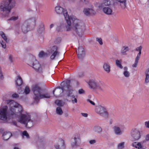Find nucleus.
Returning <instances> with one entry per match:
<instances>
[{
    "label": "nucleus",
    "instance_id": "obj_5",
    "mask_svg": "<svg viewBox=\"0 0 149 149\" xmlns=\"http://www.w3.org/2000/svg\"><path fill=\"white\" fill-rule=\"evenodd\" d=\"M87 83L90 88L95 91L103 92L105 90L104 84L99 79H91Z\"/></svg>",
    "mask_w": 149,
    "mask_h": 149
},
{
    "label": "nucleus",
    "instance_id": "obj_2",
    "mask_svg": "<svg viewBox=\"0 0 149 149\" xmlns=\"http://www.w3.org/2000/svg\"><path fill=\"white\" fill-rule=\"evenodd\" d=\"M55 11L58 15L63 14L66 21L65 28L67 31L74 29L80 37L85 30L84 24L79 19L74 16H69L67 10L59 5L55 8Z\"/></svg>",
    "mask_w": 149,
    "mask_h": 149
},
{
    "label": "nucleus",
    "instance_id": "obj_13",
    "mask_svg": "<svg viewBox=\"0 0 149 149\" xmlns=\"http://www.w3.org/2000/svg\"><path fill=\"white\" fill-rule=\"evenodd\" d=\"M15 83L16 87L18 89L17 92L19 93H20L19 91L21 89V86L23 84V82L21 77L19 76H17L15 78Z\"/></svg>",
    "mask_w": 149,
    "mask_h": 149
},
{
    "label": "nucleus",
    "instance_id": "obj_16",
    "mask_svg": "<svg viewBox=\"0 0 149 149\" xmlns=\"http://www.w3.org/2000/svg\"><path fill=\"white\" fill-rule=\"evenodd\" d=\"M0 36L2 37V38L5 41V42H4L3 40H1L0 41V43L2 47L5 49L6 47L5 42H7V37L5 36L4 33L2 31H0Z\"/></svg>",
    "mask_w": 149,
    "mask_h": 149
},
{
    "label": "nucleus",
    "instance_id": "obj_41",
    "mask_svg": "<svg viewBox=\"0 0 149 149\" xmlns=\"http://www.w3.org/2000/svg\"><path fill=\"white\" fill-rule=\"evenodd\" d=\"M142 47L141 46L137 47L136 49V50L139 52V53H141V51L142 49Z\"/></svg>",
    "mask_w": 149,
    "mask_h": 149
},
{
    "label": "nucleus",
    "instance_id": "obj_23",
    "mask_svg": "<svg viewBox=\"0 0 149 149\" xmlns=\"http://www.w3.org/2000/svg\"><path fill=\"white\" fill-rule=\"evenodd\" d=\"M80 139L78 136L77 137H75L73 141H72V142L71 143V145L72 147H75L76 146V144L78 141H80Z\"/></svg>",
    "mask_w": 149,
    "mask_h": 149
},
{
    "label": "nucleus",
    "instance_id": "obj_27",
    "mask_svg": "<svg viewBox=\"0 0 149 149\" xmlns=\"http://www.w3.org/2000/svg\"><path fill=\"white\" fill-rule=\"evenodd\" d=\"M124 71L123 72V74L126 77H128L130 76V73L127 71L128 68L125 67L124 68Z\"/></svg>",
    "mask_w": 149,
    "mask_h": 149
},
{
    "label": "nucleus",
    "instance_id": "obj_44",
    "mask_svg": "<svg viewBox=\"0 0 149 149\" xmlns=\"http://www.w3.org/2000/svg\"><path fill=\"white\" fill-rule=\"evenodd\" d=\"M12 97L13 98H16L19 97L18 95L16 93H14L12 95Z\"/></svg>",
    "mask_w": 149,
    "mask_h": 149
},
{
    "label": "nucleus",
    "instance_id": "obj_18",
    "mask_svg": "<svg viewBox=\"0 0 149 149\" xmlns=\"http://www.w3.org/2000/svg\"><path fill=\"white\" fill-rule=\"evenodd\" d=\"M104 70L107 73H109L111 71V66L110 64L108 62L104 63L103 65Z\"/></svg>",
    "mask_w": 149,
    "mask_h": 149
},
{
    "label": "nucleus",
    "instance_id": "obj_48",
    "mask_svg": "<svg viewBox=\"0 0 149 149\" xmlns=\"http://www.w3.org/2000/svg\"><path fill=\"white\" fill-rule=\"evenodd\" d=\"M87 101L88 102H89V103H91V104L93 105H95V103L93 102V101H91V100H89V99H88L87 100Z\"/></svg>",
    "mask_w": 149,
    "mask_h": 149
},
{
    "label": "nucleus",
    "instance_id": "obj_14",
    "mask_svg": "<svg viewBox=\"0 0 149 149\" xmlns=\"http://www.w3.org/2000/svg\"><path fill=\"white\" fill-rule=\"evenodd\" d=\"M58 142L60 144V145H55L54 147L56 149H65L66 145L64 141L61 139H59L58 140Z\"/></svg>",
    "mask_w": 149,
    "mask_h": 149
},
{
    "label": "nucleus",
    "instance_id": "obj_42",
    "mask_svg": "<svg viewBox=\"0 0 149 149\" xmlns=\"http://www.w3.org/2000/svg\"><path fill=\"white\" fill-rule=\"evenodd\" d=\"M3 78V73L1 70V69L0 68V79H2Z\"/></svg>",
    "mask_w": 149,
    "mask_h": 149
},
{
    "label": "nucleus",
    "instance_id": "obj_43",
    "mask_svg": "<svg viewBox=\"0 0 149 149\" xmlns=\"http://www.w3.org/2000/svg\"><path fill=\"white\" fill-rule=\"evenodd\" d=\"M84 91L82 89H80L78 91V93L80 94H84Z\"/></svg>",
    "mask_w": 149,
    "mask_h": 149
},
{
    "label": "nucleus",
    "instance_id": "obj_32",
    "mask_svg": "<svg viewBox=\"0 0 149 149\" xmlns=\"http://www.w3.org/2000/svg\"><path fill=\"white\" fill-rule=\"evenodd\" d=\"M18 19V16L17 15H16L11 16L9 19H8V20L15 21L17 20Z\"/></svg>",
    "mask_w": 149,
    "mask_h": 149
},
{
    "label": "nucleus",
    "instance_id": "obj_7",
    "mask_svg": "<svg viewBox=\"0 0 149 149\" xmlns=\"http://www.w3.org/2000/svg\"><path fill=\"white\" fill-rule=\"evenodd\" d=\"M95 112L103 117L107 118L109 116V113L106 108L104 106L99 105L96 107Z\"/></svg>",
    "mask_w": 149,
    "mask_h": 149
},
{
    "label": "nucleus",
    "instance_id": "obj_33",
    "mask_svg": "<svg viewBox=\"0 0 149 149\" xmlns=\"http://www.w3.org/2000/svg\"><path fill=\"white\" fill-rule=\"evenodd\" d=\"M38 56L39 57H43L47 56L48 54L45 53L43 51H41L39 53Z\"/></svg>",
    "mask_w": 149,
    "mask_h": 149
},
{
    "label": "nucleus",
    "instance_id": "obj_17",
    "mask_svg": "<svg viewBox=\"0 0 149 149\" xmlns=\"http://www.w3.org/2000/svg\"><path fill=\"white\" fill-rule=\"evenodd\" d=\"M132 146L137 149H142L143 147V142H133Z\"/></svg>",
    "mask_w": 149,
    "mask_h": 149
},
{
    "label": "nucleus",
    "instance_id": "obj_36",
    "mask_svg": "<svg viewBox=\"0 0 149 149\" xmlns=\"http://www.w3.org/2000/svg\"><path fill=\"white\" fill-rule=\"evenodd\" d=\"M30 92V90L28 86H26L24 90V93L27 95L29 94Z\"/></svg>",
    "mask_w": 149,
    "mask_h": 149
},
{
    "label": "nucleus",
    "instance_id": "obj_20",
    "mask_svg": "<svg viewBox=\"0 0 149 149\" xmlns=\"http://www.w3.org/2000/svg\"><path fill=\"white\" fill-rule=\"evenodd\" d=\"M12 136L11 133L10 132H5L2 135V138L4 140L9 139Z\"/></svg>",
    "mask_w": 149,
    "mask_h": 149
},
{
    "label": "nucleus",
    "instance_id": "obj_58",
    "mask_svg": "<svg viewBox=\"0 0 149 149\" xmlns=\"http://www.w3.org/2000/svg\"><path fill=\"white\" fill-rule=\"evenodd\" d=\"M19 25V24H17V27H18V25Z\"/></svg>",
    "mask_w": 149,
    "mask_h": 149
},
{
    "label": "nucleus",
    "instance_id": "obj_53",
    "mask_svg": "<svg viewBox=\"0 0 149 149\" xmlns=\"http://www.w3.org/2000/svg\"><path fill=\"white\" fill-rule=\"evenodd\" d=\"M54 24H51L50 26V29H52V28H53V26H54Z\"/></svg>",
    "mask_w": 149,
    "mask_h": 149
},
{
    "label": "nucleus",
    "instance_id": "obj_45",
    "mask_svg": "<svg viewBox=\"0 0 149 149\" xmlns=\"http://www.w3.org/2000/svg\"><path fill=\"white\" fill-rule=\"evenodd\" d=\"M141 53H138L135 58V61H138Z\"/></svg>",
    "mask_w": 149,
    "mask_h": 149
},
{
    "label": "nucleus",
    "instance_id": "obj_10",
    "mask_svg": "<svg viewBox=\"0 0 149 149\" xmlns=\"http://www.w3.org/2000/svg\"><path fill=\"white\" fill-rule=\"evenodd\" d=\"M125 128V126L123 124H120L118 125H115L113 129L114 134L117 135H121L123 133V130Z\"/></svg>",
    "mask_w": 149,
    "mask_h": 149
},
{
    "label": "nucleus",
    "instance_id": "obj_31",
    "mask_svg": "<svg viewBox=\"0 0 149 149\" xmlns=\"http://www.w3.org/2000/svg\"><path fill=\"white\" fill-rule=\"evenodd\" d=\"M121 60H116V64L117 67L120 68V69H122L123 67L121 63Z\"/></svg>",
    "mask_w": 149,
    "mask_h": 149
},
{
    "label": "nucleus",
    "instance_id": "obj_9",
    "mask_svg": "<svg viewBox=\"0 0 149 149\" xmlns=\"http://www.w3.org/2000/svg\"><path fill=\"white\" fill-rule=\"evenodd\" d=\"M31 20L33 22V25H35V20L33 19H27L20 24L22 31L24 33H26L30 30V26L29 25V24L31 22Z\"/></svg>",
    "mask_w": 149,
    "mask_h": 149
},
{
    "label": "nucleus",
    "instance_id": "obj_11",
    "mask_svg": "<svg viewBox=\"0 0 149 149\" xmlns=\"http://www.w3.org/2000/svg\"><path fill=\"white\" fill-rule=\"evenodd\" d=\"M130 134L131 137L135 141L139 140L141 136L140 133L138 129L134 128L131 130Z\"/></svg>",
    "mask_w": 149,
    "mask_h": 149
},
{
    "label": "nucleus",
    "instance_id": "obj_6",
    "mask_svg": "<svg viewBox=\"0 0 149 149\" xmlns=\"http://www.w3.org/2000/svg\"><path fill=\"white\" fill-rule=\"evenodd\" d=\"M70 82V80H68L67 82H62L61 83V85L62 86L61 88L60 87L56 88L53 91V93L54 94L55 90L58 88H61L62 89L63 93L64 91V88L65 86L67 88V94L68 97H70L72 98H74V95L72 94V92L73 91L72 87L71 86L69 83Z\"/></svg>",
    "mask_w": 149,
    "mask_h": 149
},
{
    "label": "nucleus",
    "instance_id": "obj_46",
    "mask_svg": "<svg viewBox=\"0 0 149 149\" xmlns=\"http://www.w3.org/2000/svg\"><path fill=\"white\" fill-rule=\"evenodd\" d=\"M96 142V141L95 140H91L89 141V143L91 144H93Z\"/></svg>",
    "mask_w": 149,
    "mask_h": 149
},
{
    "label": "nucleus",
    "instance_id": "obj_38",
    "mask_svg": "<svg viewBox=\"0 0 149 149\" xmlns=\"http://www.w3.org/2000/svg\"><path fill=\"white\" fill-rule=\"evenodd\" d=\"M22 136L24 137L25 136L26 138L29 139V135L26 131H24L22 133Z\"/></svg>",
    "mask_w": 149,
    "mask_h": 149
},
{
    "label": "nucleus",
    "instance_id": "obj_39",
    "mask_svg": "<svg viewBox=\"0 0 149 149\" xmlns=\"http://www.w3.org/2000/svg\"><path fill=\"white\" fill-rule=\"evenodd\" d=\"M96 40L97 41L100 45H102L103 44V42L101 38H96Z\"/></svg>",
    "mask_w": 149,
    "mask_h": 149
},
{
    "label": "nucleus",
    "instance_id": "obj_15",
    "mask_svg": "<svg viewBox=\"0 0 149 149\" xmlns=\"http://www.w3.org/2000/svg\"><path fill=\"white\" fill-rule=\"evenodd\" d=\"M79 58L81 59L84 57L85 52L84 48L82 46H79L78 48L77 52Z\"/></svg>",
    "mask_w": 149,
    "mask_h": 149
},
{
    "label": "nucleus",
    "instance_id": "obj_8",
    "mask_svg": "<svg viewBox=\"0 0 149 149\" xmlns=\"http://www.w3.org/2000/svg\"><path fill=\"white\" fill-rule=\"evenodd\" d=\"M28 64L32 67L36 71L41 72L40 65L34 57L33 56L32 60L29 62Z\"/></svg>",
    "mask_w": 149,
    "mask_h": 149
},
{
    "label": "nucleus",
    "instance_id": "obj_21",
    "mask_svg": "<svg viewBox=\"0 0 149 149\" xmlns=\"http://www.w3.org/2000/svg\"><path fill=\"white\" fill-rule=\"evenodd\" d=\"M103 11L105 13L108 15H111L112 14V10L111 8L109 7L103 8Z\"/></svg>",
    "mask_w": 149,
    "mask_h": 149
},
{
    "label": "nucleus",
    "instance_id": "obj_29",
    "mask_svg": "<svg viewBox=\"0 0 149 149\" xmlns=\"http://www.w3.org/2000/svg\"><path fill=\"white\" fill-rule=\"evenodd\" d=\"M44 24L43 23H41L38 28V32L40 33L42 32L44 30Z\"/></svg>",
    "mask_w": 149,
    "mask_h": 149
},
{
    "label": "nucleus",
    "instance_id": "obj_3",
    "mask_svg": "<svg viewBox=\"0 0 149 149\" xmlns=\"http://www.w3.org/2000/svg\"><path fill=\"white\" fill-rule=\"evenodd\" d=\"M32 90L34 95V99L36 102H38L40 99L49 98L50 97L48 93H43V90L38 84L33 85Z\"/></svg>",
    "mask_w": 149,
    "mask_h": 149
},
{
    "label": "nucleus",
    "instance_id": "obj_4",
    "mask_svg": "<svg viewBox=\"0 0 149 149\" xmlns=\"http://www.w3.org/2000/svg\"><path fill=\"white\" fill-rule=\"evenodd\" d=\"M14 0H4L0 5V9L2 14L4 17H8L10 10L14 6Z\"/></svg>",
    "mask_w": 149,
    "mask_h": 149
},
{
    "label": "nucleus",
    "instance_id": "obj_57",
    "mask_svg": "<svg viewBox=\"0 0 149 149\" xmlns=\"http://www.w3.org/2000/svg\"><path fill=\"white\" fill-rule=\"evenodd\" d=\"M13 124L15 126H17V123L15 122H14L13 123Z\"/></svg>",
    "mask_w": 149,
    "mask_h": 149
},
{
    "label": "nucleus",
    "instance_id": "obj_55",
    "mask_svg": "<svg viewBox=\"0 0 149 149\" xmlns=\"http://www.w3.org/2000/svg\"><path fill=\"white\" fill-rule=\"evenodd\" d=\"M101 136L103 137H106L107 135L106 134H102Z\"/></svg>",
    "mask_w": 149,
    "mask_h": 149
},
{
    "label": "nucleus",
    "instance_id": "obj_28",
    "mask_svg": "<svg viewBox=\"0 0 149 149\" xmlns=\"http://www.w3.org/2000/svg\"><path fill=\"white\" fill-rule=\"evenodd\" d=\"M56 113L58 115H61L63 113V111L61 107H57L56 109Z\"/></svg>",
    "mask_w": 149,
    "mask_h": 149
},
{
    "label": "nucleus",
    "instance_id": "obj_35",
    "mask_svg": "<svg viewBox=\"0 0 149 149\" xmlns=\"http://www.w3.org/2000/svg\"><path fill=\"white\" fill-rule=\"evenodd\" d=\"M126 0L123 1V2L119 3L122 9H125L126 7Z\"/></svg>",
    "mask_w": 149,
    "mask_h": 149
},
{
    "label": "nucleus",
    "instance_id": "obj_56",
    "mask_svg": "<svg viewBox=\"0 0 149 149\" xmlns=\"http://www.w3.org/2000/svg\"><path fill=\"white\" fill-rule=\"evenodd\" d=\"M109 123H110V124H112V120H110L109 121Z\"/></svg>",
    "mask_w": 149,
    "mask_h": 149
},
{
    "label": "nucleus",
    "instance_id": "obj_37",
    "mask_svg": "<svg viewBox=\"0 0 149 149\" xmlns=\"http://www.w3.org/2000/svg\"><path fill=\"white\" fill-rule=\"evenodd\" d=\"M110 4V0H104L103 3L101 4L102 6H103V4H104L105 6H109Z\"/></svg>",
    "mask_w": 149,
    "mask_h": 149
},
{
    "label": "nucleus",
    "instance_id": "obj_49",
    "mask_svg": "<svg viewBox=\"0 0 149 149\" xmlns=\"http://www.w3.org/2000/svg\"><path fill=\"white\" fill-rule=\"evenodd\" d=\"M145 124L147 127L149 128V121L145 122Z\"/></svg>",
    "mask_w": 149,
    "mask_h": 149
},
{
    "label": "nucleus",
    "instance_id": "obj_12",
    "mask_svg": "<svg viewBox=\"0 0 149 149\" xmlns=\"http://www.w3.org/2000/svg\"><path fill=\"white\" fill-rule=\"evenodd\" d=\"M51 52L52 54L50 57L52 59H54L56 57L59 56L60 53L58 51V49L56 46H53L51 49Z\"/></svg>",
    "mask_w": 149,
    "mask_h": 149
},
{
    "label": "nucleus",
    "instance_id": "obj_34",
    "mask_svg": "<svg viewBox=\"0 0 149 149\" xmlns=\"http://www.w3.org/2000/svg\"><path fill=\"white\" fill-rule=\"evenodd\" d=\"M8 59L9 62L10 64H13L14 58L13 55L11 54L8 55Z\"/></svg>",
    "mask_w": 149,
    "mask_h": 149
},
{
    "label": "nucleus",
    "instance_id": "obj_47",
    "mask_svg": "<svg viewBox=\"0 0 149 149\" xmlns=\"http://www.w3.org/2000/svg\"><path fill=\"white\" fill-rule=\"evenodd\" d=\"M138 61L135 60L134 63L132 65L133 67L136 68L137 67Z\"/></svg>",
    "mask_w": 149,
    "mask_h": 149
},
{
    "label": "nucleus",
    "instance_id": "obj_24",
    "mask_svg": "<svg viewBox=\"0 0 149 149\" xmlns=\"http://www.w3.org/2000/svg\"><path fill=\"white\" fill-rule=\"evenodd\" d=\"M93 130L95 132L99 134L102 132V128L99 126H96L94 127Z\"/></svg>",
    "mask_w": 149,
    "mask_h": 149
},
{
    "label": "nucleus",
    "instance_id": "obj_50",
    "mask_svg": "<svg viewBox=\"0 0 149 149\" xmlns=\"http://www.w3.org/2000/svg\"><path fill=\"white\" fill-rule=\"evenodd\" d=\"M56 30L58 32L61 31V27L60 26H58L57 27L56 29Z\"/></svg>",
    "mask_w": 149,
    "mask_h": 149
},
{
    "label": "nucleus",
    "instance_id": "obj_54",
    "mask_svg": "<svg viewBox=\"0 0 149 149\" xmlns=\"http://www.w3.org/2000/svg\"><path fill=\"white\" fill-rule=\"evenodd\" d=\"M85 3L87 4L88 1V0H84Z\"/></svg>",
    "mask_w": 149,
    "mask_h": 149
},
{
    "label": "nucleus",
    "instance_id": "obj_30",
    "mask_svg": "<svg viewBox=\"0 0 149 149\" xmlns=\"http://www.w3.org/2000/svg\"><path fill=\"white\" fill-rule=\"evenodd\" d=\"M55 103L59 107H62L64 105V103L61 100H57L55 101Z\"/></svg>",
    "mask_w": 149,
    "mask_h": 149
},
{
    "label": "nucleus",
    "instance_id": "obj_22",
    "mask_svg": "<svg viewBox=\"0 0 149 149\" xmlns=\"http://www.w3.org/2000/svg\"><path fill=\"white\" fill-rule=\"evenodd\" d=\"M129 50V47L126 45H125L122 47L120 50V53L123 55H126L127 54L126 52Z\"/></svg>",
    "mask_w": 149,
    "mask_h": 149
},
{
    "label": "nucleus",
    "instance_id": "obj_1",
    "mask_svg": "<svg viewBox=\"0 0 149 149\" xmlns=\"http://www.w3.org/2000/svg\"><path fill=\"white\" fill-rule=\"evenodd\" d=\"M9 109L5 106L0 109V119L3 121L10 119L18 120L21 123L25 125L26 127L30 128L33 125L29 113L25 112L22 114L24 109L22 106L13 100H7Z\"/></svg>",
    "mask_w": 149,
    "mask_h": 149
},
{
    "label": "nucleus",
    "instance_id": "obj_25",
    "mask_svg": "<svg viewBox=\"0 0 149 149\" xmlns=\"http://www.w3.org/2000/svg\"><path fill=\"white\" fill-rule=\"evenodd\" d=\"M125 142L122 141L118 144L117 146V149H124L125 147Z\"/></svg>",
    "mask_w": 149,
    "mask_h": 149
},
{
    "label": "nucleus",
    "instance_id": "obj_52",
    "mask_svg": "<svg viewBox=\"0 0 149 149\" xmlns=\"http://www.w3.org/2000/svg\"><path fill=\"white\" fill-rule=\"evenodd\" d=\"M146 139L147 141L149 140V135H147L146 136Z\"/></svg>",
    "mask_w": 149,
    "mask_h": 149
},
{
    "label": "nucleus",
    "instance_id": "obj_40",
    "mask_svg": "<svg viewBox=\"0 0 149 149\" xmlns=\"http://www.w3.org/2000/svg\"><path fill=\"white\" fill-rule=\"evenodd\" d=\"M71 100L73 104H74V103H77V100L76 98H75L74 95V98H72V97H71Z\"/></svg>",
    "mask_w": 149,
    "mask_h": 149
},
{
    "label": "nucleus",
    "instance_id": "obj_26",
    "mask_svg": "<svg viewBox=\"0 0 149 149\" xmlns=\"http://www.w3.org/2000/svg\"><path fill=\"white\" fill-rule=\"evenodd\" d=\"M146 78L145 82L146 83L149 82V68L147 69L145 72Z\"/></svg>",
    "mask_w": 149,
    "mask_h": 149
},
{
    "label": "nucleus",
    "instance_id": "obj_19",
    "mask_svg": "<svg viewBox=\"0 0 149 149\" xmlns=\"http://www.w3.org/2000/svg\"><path fill=\"white\" fill-rule=\"evenodd\" d=\"M84 12L86 15H89L91 14H94L95 13V11L93 9L89 8L84 9Z\"/></svg>",
    "mask_w": 149,
    "mask_h": 149
},
{
    "label": "nucleus",
    "instance_id": "obj_51",
    "mask_svg": "<svg viewBox=\"0 0 149 149\" xmlns=\"http://www.w3.org/2000/svg\"><path fill=\"white\" fill-rule=\"evenodd\" d=\"M81 114L83 116L86 117H87L88 115L87 113H81Z\"/></svg>",
    "mask_w": 149,
    "mask_h": 149
}]
</instances>
